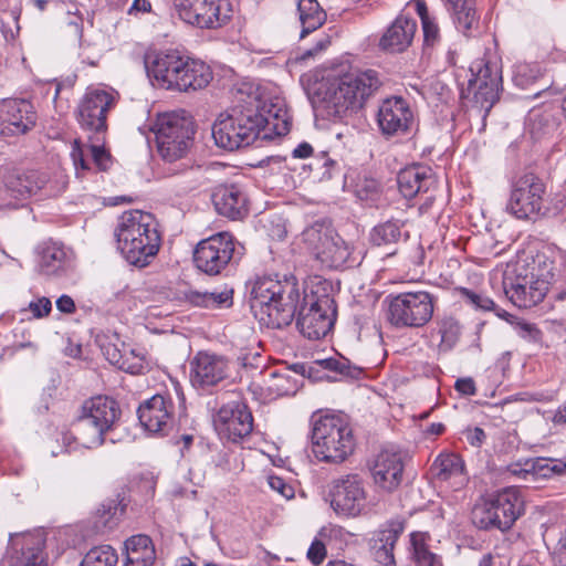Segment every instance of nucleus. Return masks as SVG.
<instances>
[{"instance_id": "1", "label": "nucleus", "mask_w": 566, "mask_h": 566, "mask_svg": "<svg viewBox=\"0 0 566 566\" xmlns=\"http://www.w3.org/2000/svg\"><path fill=\"white\" fill-rule=\"evenodd\" d=\"M239 94L238 103L226 115H220L212 126L218 147L232 151L251 145L261 134L268 139L290 132L291 118L282 106L272 103L268 107L254 95Z\"/></svg>"}, {"instance_id": "2", "label": "nucleus", "mask_w": 566, "mask_h": 566, "mask_svg": "<svg viewBox=\"0 0 566 566\" xmlns=\"http://www.w3.org/2000/svg\"><path fill=\"white\" fill-rule=\"evenodd\" d=\"M301 300V289L293 274L258 277L251 291V308L262 325L271 328L289 326Z\"/></svg>"}, {"instance_id": "3", "label": "nucleus", "mask_w": 566, "mask_h": 566, "mask_svg": "<svg viewBox=\"0 0 566 566\" xmlns=\"http://www.w3.org/2000/svg\"><path fill=\"white\" fill-rule=\"evenodd\" d=\"M117 249L133 265L144 268L154 259L161 244L156 218L142 210H129L118 218L114 231Z\"/></svg>"}, {"instance_id": "4", "label": "nucleus", "mask_w": 566, "mask_h": 566, "mask_svg": "<svg viewBox=\"0 0 566 566\" xmlns=\"http://www.w3.org/2000/svg\"><path fill=\"white\" fill-rule=\"evenodd\" d=\"M381 85L376 70L340 71L328 78L325 99L338 116L357 113Z\"/></svg>"}, {"instance_id": "5", "label": "nucleus", "mask_w": 566, "mask_h": 566, "mask_svg": "<svg viewBox=\"0 0 566 566\" xmlns=\"http://www.w3.org/2000/svg\"><path fill=\"white\" fill-rule=\"evenodd\" d=\"M313 453L319 461L340 463L354 451L355 440L343 415L316 412L311 418Z\"/></svg>"}, {"instance_id": "6", "label": "nucleus", "mask_w": 566, "mask_h": 566, "mask_svg": "<svg viewBox=\"0 0 566 566\" xmlns=\"http://www.w3.org/2000/svg\"><path fill=\"white\" fill-rule=\"evenodd\" d=\"M116 400L107 396H95L83 402L75 420L77 439L86 448L99 447L105 434L113 430L120 418Z\"/></svg>"}, {"instance_id": "7", "label": "nucleus", "mask_w": 566, "mask_h": 566, "mask_svg": "<svg viewBox=\"0 0 566 566\" xmlns=\"http://www.w3.org/2000/svg\"><path fill=\"white\" fill-rule=\"evenodd\" d=\"M302 237L314 258L327 269L349 268L357 261L354 247L337 233L329 221H315Z\"/></svg>"}, {"instance_id": "8", "label": "nucleus", "mask_w": 566, "mask_h": 566, "mask_svg": "<svg viewBox=\"0 0 566 566\" xmlns=\"http://www.w3.org/2000/svg\"><path fill=\"white\" fill-rule=\"evenodd\" d=\"M157 150L168 164L186 160L195 134L193 122L185 111L158 115L154 127Z\"/></svg>"}, {"instance_id": "9", "label": "nucleus", "mask_w": 566, "mask_h": 566, "mask_svg": "<svg viewBox=\"0 0 566 566\" xmlns=\"http://www.w3.org/2000/svg\"><path fill=\"white\" fill-rule=\"evenodd\" d=\"M523 512L517 488H506L489 499L476 502L471 512L472 523L480 530H510Z\"/></svg>"}, {"instance_id": "10", "label": "nucleus", "mask_w": 566, "mask_h": 566, "mask_svg": "<svg viewBox=\"0 0 566 566\" xmlns=\"http://www.w3.org/2000/svg\"><path fill=\"white\" fill-rule=\"evenodd\" d=\"M387 319L397 328H420L434 312L437 297L427 291L403 292L387 297Z\"/></svg>"}, {"instance_id": "11", "label": "nucleus", "mask_w": 566, "mask_h": 566, "mask_svg": "<svg viewBox=\"0 0 566 566\" xmlns=\"http://www.w3.org/2000/svg\"><path fill=\"white\" fill-rule=\"evenodd\" d=\"M331 507L340 517L355 518L369 512L368 490L358 473H347L332 480L328 490Z\"/></svg>"}, {"instance_id": "12", "label": "nucleus", "mask_w": 566, "mask_h": 566, "mask_svg": "<svg viewBox=\"0 0 566 566\" xmlns=\"http://www.w3.org/2000/svg\"><path fill=\"white\" fill-rule=\"evenodd\" d=\"M546 186L534 172H524L511 185L506 210L520 220H533L543 214Z\"/></svg>"}, {"instance_id": "13", "label": "nucleus", "mask_w": 566, "mask_h": 566, "mask_svg": "<svg viewBox=\"0 0 566 566\" xmlns=\"http://www.w3.org/2000/svg\"><path fill=\"white\" fill-rule=\"evenodd\" d=\"M118 93L109 87H88L78 102L76 119L80 127L88 134V138L105 135L107 132V114L115 107Z\"/></svg>"}, {"instance_id": "14", "label": "nucleus", "mask_w": 566, "mask_h": 566, "mask_svg": "<svg viewBox=\"0 0 566 566\" xmlns=\"http://www.w3.org/2000/svg\"><path fill=\"white\" fill-rule=\"evenodd\" d=\"M178 17L187 24L199 29H218L231 18L227 0H174Z\"/></svg>"}, {"instance_id": "15", "label": "nucleus", "mask_w": 566, "mask_h": 566, "mask_svg": "<svg viewBox=\"0 0 566 566\" xmlns=\"http://www.w3.org/2000/svg\"><path fill=\"white\" fill-rule=\"evenodd\" d=\"M336 319V306L329 295L311 297L298 312L296 325L298 331L308 339L316 340L326 336Z\"/></svg>"}, {"instance_id": "16", "label": "nucleus", "mask_w": 566, "mask_h": 566, "mask_svg": "<svg viewBox=\"0 0 566 566\" xmlns=\"http://www.w3.org/2000/svg\"><path fill=\"white\" fill-rule=\"evenodd\" d=\"M233 253V237L229 232H220L197 244L193 262L199 271L208 275H217L230 263Z\"/></svg>"}, {"instance_id": "17", "label": "nucleus", "mask_w": 566, "mask_h": 566, "mask_svg": "<svg viewBox=\"0 0 566 566\" xmlns=\"http://www.w3.org/2000/svg\"><path fill=\"white\" fill-rule=\"evenodd\" d=\"M503 290L506 297L520 308L537 305L548 293L543 280H535L527 272V266L521 265L504 273Z\"/></svg>"}, {"instance_id": "18", "label": "nucleus", "mask_w": 566, "mask_h": 566, "mask_svg": "<svg viewBox=\"0 0 566 566\" xmlns=\"http://www.w3.org/2000/svg\"><path fill=\"white\" fill-rule=\"evenodd\" d=\"M472 77L469 88L482 108L489 111L499 99L502 86V74L499 63L489 57L476 59L470 66Z\"/></svg>"}, {"instance_id": "19", "label": "nucleus", "mask_w": 566, "mask_h": 566, "mask_svg": "<svg viewBox=\"0 0 566 566\" xmlns=\"http://www.w3.org/2000/svg\"><path fill=\"white\" fill-rule=\"evenodd\" d=\"M213 424L221 437L239 442L252 432L253 416L244 402L231 401L219 409Z\"/></svg>"}, {"instance_id": "20", "label": "nucleus", "mask_w": 566, "mask_h": 566, "mask_svg": "<svg viewBox=\"0 0 566 566\" xmlns=\"http://www.w3.org/2000/svg\"><path fill=\"white\" fill-rule=\"evenodd\" d=\"M36 112L31 102L9 98L0 103V134L19 136L30 132L36 124Z\"/></svg>"}, {"instance_id": "21", "label": "nucleus", "mask_w": 566, "mask_h": 566, "mask_svg": "<svg viewBox=\"0 0 566 566\" xmlns=\"http://www.w3.org/2000/svg\"><path fill=\"white\" fill-rule=\"evenodd\" d=\"M229 363L224 356L201 350L190 360V381L193 387L207 389L227 378Z\"/></svg>"}, {"instance_id": "22", "label": "nucleus", "mask_w": 566, "mask_h": 566, "mask_svg": "<svg viewBox=\"0 0 566 566\" xmlns=\"http://www.w3.org/2000/svg\"><path fill=\"white\" fill-rule=\"evenodd\" d=\"M140 424L150 433L167 434L172 428L175 405L171 398L155 395L137 410Z\"/></svg>"}, {"instance_id": "23", "label": "nucleus", "mask_w": 566, "mask_h": 566, "mask_svg": "<svg viewBox=\"0 0 566 566\" xmlns=\"http://www.w3.org/2000/svg\"><path fill=\"white\" fill-rule=\"evenodd\" d=\"M413 113L409 103L402 97H389L378 108L377 122L384 135L406 134L412 124Z\"/></svg>"}, {"instance_id": "24", "label": "nucleus", "mask_w": 566, "mask_h": 566, "mask_svg": "<svg viewBox=\"0 0 566 566\" xmlns=\"http://www.w3.org/2000/svg\"><path fill=\"white\" fill-rule=\"evenodd\" d=\"M46 182V176L38 171L0 170V195L4 198L25 199L44 189Z\"/></svg>"}, {"instance_id": "25", "label": "nucleus", "mask_w": 566, "mask_h": 566, "mask_svg": "<svg viewBox=\"0 0 566 566\" xmlns=\"http://www.w3.org/2000/svg\"><path fill=\"white\" fill-rule=\"evenodd\" d=\"M402 472V457L399 452L391 450L379 452L370 467L374 483L387 492H392L399 486Z\"/></svg>"}, {"instance_id": "26", "label": "nucleus", "mask_w": 566, "mask_h": 566, "mask_svg": "<svg viewBox=\"0 0 566 566\" xmlns=\"http://www.w3.org/2000/svg\"><path fill=\"white\" fill-rule=\"evenodd\" d=\"M416 32V20L400 14L382 33L378 46L388 53H402L411 45Z\"/></svg>"}, {"instance_id": "27", "label": "nucleus", "mask_w": 566, "mask_h": 566, "mask_svg": "<svg viewBox=\"0 0 566 566\" xmlns=\"http://www.w3.org/2000/svg\"><path fill=\"white\" fill-rule=\"evenodd\" d=\"M212 202L219 214L231 220H241L249 213L248 198L234 184L218 186L212 193Z\"/></svg>"}, {"instance_id": "28", "label": "nucleus", "mask_w": 566, "mask_h": 566, "mask_svg": "<svg viewBox=\"0 0 566 566\" xmlns=\"http://www.w3.org/2000/svg\"><path fill=\"white\" fill-rule=\"evenodd\" d=\"M397 184L401 195L407 199H412L420 193L430 192L437 180L430 167L412 165L399 171Z\"/></svg>"}, {"instance_id": "29", "label": "nucleus", "mask_w": 566, "mask_h": 566, "mask_svg": "<svg viewBox=\"0 0 566 566\" xmlns=\"http://www.w3.org/2000/svg\"><path fill=\"white\" fill-rule=\"evenodd\" d=\"M210 168L203 165H192L189 160L177 163L174 174L179 175L170 185L174 197L182 198L196 191L209 181Z\"/></svg>"}, {"instance_id": "30", "label": "nucleus", "mask_w": 566, "mask_h": 566, "mask_svg": "<svg viewBox=\"0 0 566 566\" xmlns=\"http://www.w3.org/2000/svg\"><path fill=\"white\" fill-rule=\"evenodd\" d=\"M44 537L41 533H21L10 536V547L20 552L14 566H46L42 554Z\"/></svg>"}, {"instance_id": "31", "label": "nucleus", "mask_w": 566, "mask_h": 566, "mask_svg": "<svg viewBox=\"0 0 566 566\" xmlns=\"http://www.w3.org/2000/svg\"><path fill=\"white\" fill-rule=\"evenodd\" d=\"M433 478L447 482L453 490H460L468 483L464 461L455 453H441L431 465Z\"/></svg>"}, {"instance_id": "32", "label": "nucleus", "mask_w": 566, "mask_h": 566, "mask_svg": "<svg viewBox=\"0 0 566 566\" xmlns=\"http://www.w3.org/2000/svg\"><path fill=\"white\" fill-rule=\"evenodd\" d=\"M403 530V522L391 520L386 522L375 533L371 539V547L375 551V557L379 563L390 565L395 562L394 549Z\"/></svg>"}, {"instance_id": "33", "label": "nucleus", "mask_w": 566, "mask_h": 566, "mask_svg": "<svg viewBox=\"0 0 566 566\" xmlns=\"http://www.w3.org/2000/svg\"><path fill=\"white\" fill-rule=\"evenodd\" d=\"M562 255L557 251L547 249L537 252L531 263L522 264L521 266H527V272L535 280H543L548 291L552 281L562 276Z\"/></svg>"}, {"instance_id": "34", "label": "nucleus", "mask_w": 566, "mask_h": 566, "mask_svg": "<svg viewBox=\"0 0 566 566\" xmlns=\"http://www.w3.org/2000/svg\"><path fill=\"white\" fill-rule=\"evenodd\" d=\"M212 80L210 66L200 60L187 57L176 91L188 92L206 87Z\"/></svg>"}, {"instance_id": "35", "label": "nucleus", "mask_w": 566, "mask_h": 566, "mask_svg": "<svg viewBox=\"0 0 566 566\" xmlns=\"http://www.w3.org/2000/svg\"><path fill=\"white\" fill-rule=\"evenodd\" d=\"M125 566H151L155 562V548L147 535H134L125 542Z\"/></svg>"}, {"instance_id": "36", "label": "nucleus", "mask_w": 566, "mask_h": 566, "mask_svg": "<svg viewBox=\"0 0 566 566\" xmlns=\"http://www.w3.org/2000/svg\"><path fill=\"white\" fill-rule=\"evenodd\" d=\"M184 298L189 304L198 307L209 310L229 308L233 304V290L227 287L212 292L188 290L184 293Z\"/></svg>"}, {"instance_id": "37", "label": "nucleus", "mask_w": 566, "mask_h": 566, "mask_svg": "<svg viewBox=\"0 0 566 566\" xmlns=\"http://www.w3.org/2000/svg\"><path fill=\"white\" fill-rule=\"evenodd\" d=\"M177 50L159 51L146 56L148 75L154 77L160 86L168 90L172 66L177 63Z\"/></svg>"}, {"instance_id": "38", "label": "nucleus", "mask_w": 566, "mask_h": 566, "mask_svg": "<svg viewBox=\"0 0 566 566\" xmlns=\"http://www.w3.org/2000/svg\"><path fill=\"white\" fill-rule=\"evenodd\" d=\"M451 7L453 21L457 29L464 35H469L478 28L479 18L475 10V0H447Z\"/></svg>"}, {"instance_id": "39", "label": "nucleus", "mask_w": 566, "mask_h": 566, "mask_svg": "<svg viewBox=\"0 0 566 566\" xmlns=\"http://www.w3.org/2000/svg\"><path fill=\"white\" fill-rule=\"evenodd\" d=\"M297 11L302 24V38L322 27L326 20V13L316 0H300Z\"/></svg>"}, {"instance_id": "40", "label": "nucleus", "mask_w": 566, "mask_h": 566, "mask_svg": "<svg viewBox=\"0 0 566 566\" xmlns=\"http://www.w3.org/2000/svg\"><path fill=\"white\" fill-rule=\"evenodd\" d=\"M428 538L429 536L426 533L413 532L410 534L415 564L417 566H443L441 557L429 549Z\"/></svg>"}, {"instance_id": "41", "label": "nucleus", "mask_w": 566, "mask_h": 566, "mask_svg": "<svg viewBox=\"0 0 566 566\" xmlns=\"http://www.w3.org/2000/svg\"><path fill=\"white\" fill-rule=\"evenodd\" d=\"M437 333L440 335L439 347L441 350L452 349L462 334V326L458 318L444 315L437 319Z\"/></svg>"}, {"instance_id": "42", "label": "nucleus", "mask_w": 566, "mask_h": 566, "mask_svg": "<svg viewBox=\"0 0 566 566\" xmlns=\"http://www.w3.org/2000/svg\"><path fill=\"white\" fill-rule=\"evenodd\" d=\"M66 263V253L63 248L52 244L46 247L40 258V268L44 274L52 275L62 271Z\"/></svg>"}, {"instance_id": "43", "label": "nucleus", "mask_w": 566, "mask_h": 566, "mask_svg": "<svg viewBox=\"0 0 566 566\" xmlns=\"http://www.w3.org/2000/svg\"><path fill=\"white\" fill-rule=\"evenodd\" d=\"M545 463L544 460H538L537 458L526 459L509 464L506 472L512 476L530 482L539 476L538 473H542Z\"/></svg>"}, {"instance_id": "44", "label": "nucleus", "mask_w": 566, "mask_h": 566, "mask_svg": "<svg viewBox=\"0 0 566 566\" xmlns=\"http://www.w3.org/2000/svg\"><path fill=\"white\" fill-rule=\"evenodd\" d=\"M118 555L111 545H99L91 548L80 566H116Z\"/></svg>"}, {"instance_id": "45", "label": "nucleus", "mask_w": 566, "mask_h": 566, "mask_svg": "<svg viewBox=\"0 0 566 566\" xmlns=\"http://www.w3.org/2000/svg\"><path fill=\"white\" fill-rule=\"evenodd\" d=\"M401 228L399 221H386L373 229L370 240L378 247L396 243L401 238Z\"/></svg>"}, {"instance_id": "46", "label": "nucleus", "mask_w": 566, "mask_h": 566, "mask_svg": "<svg viewBox=\"0 0 566 566\" xmlns=\"http://www.w3.org/2000/svg\"><path fill=\"white\" fill-rule=\"evenodd\" d=\"M422 94L428 104L433 106L448 103L451 95L450 90L438 80L424 85Z\"/></svg>"}, {"instance_id": "47", "label": "nucleus", "mask_w": 566, "mask_h": 566, "mask_svg": "<svg viewBox=\"0 0 566 566\" xmlns=\"http://www.w3.org/2000/svg\"><path fill=\"white\" fill-rule=\"evenodd\" d=\"M93 138L90 139L92 142L91 145V155L94 164L97 166L99 170H107L111 164V156L105 150L103 144L101 142L104 140V135L97 136L91 135Z\"/></svg>"}, {"instance_id": "48", "label": "nucleus", "mask_w": 566, "mask_h": 566, "mask_svg": "<svg viewBox=\"0 0 566 566\" xmlns=\"http://www.w3.org/2000/svg\"><path fill=\"white\" fill-rule=\"evenodd\" d=\"M120 361L119 369L132 375L142 374L145 369V358L142 354H137L134 349L125 352Z\"/></svg>"}, {"instance_id": "49", "label": "nucleus", "mask_w": 566, "mask_h": 566, "mask_svg": "<svg viewBox=\"0 0 566 566\" xmlns=\"http://www.w3.org/2000/svg\"><path fill=\"white\" fill-rule=\"evenodd\" d=\"M318 364L326 370L335 371L339 375L346 377H356L359 374V370L355 367H352L346 359L338 358H327L319 360Z\"/></svg>"}, {"instance_id": "50", "label": "nucleus", "mask_w": 566, "mask_h": 566, "mask_svg": "<svg viewBox=\"0 0 566 566\" xmlns=\"http://www.w3.org/2000/svg\"><path fill=\"white\" fill-rule=\"evenodd\" d=\"M542 75L537 64L521 63L515 66L514 78L518 85H527Z\"/></svg>"}, {"instance_id": "51", "label": "nucleus", "mask_w": 566, "mask_h": 566, "mask_svg": "<svg viewBox=\"0 0 566 566\" xmlns=\"http://www.w3.org/2000/svg\"><path fill=\"white\" fill-rule=\"evenodd\" d=\"M460 294L462 295L467 303H469L476 310L492 311L495 307V303L493 302V300L485 295L475 293L469 289H460Z\"/></svg>"}, {"instance_id": "52", "label": "nucleus", "mask_w": 566, "mask_h": 566, "mask_svg": "<svg viewBox=\"0 0 566 566\" xmlns=\"http://www.w3.org/2000/svg\"><path fill=\"white\" fill-rule=\"evenodd\" d=\"M422 25L423 32V49L424 51L433 49L440 43L441 32L440 27L434 18L431 21L424 22Z\"/></svg>"}, {"instance_id": "53", "label": "nucleus", "mask_w": 566, "mask_h": 566, "mask_svg": "<svg viewBox=\"0 0 566 566\" xmlns=\"http://www.w3.org/2000/svg\"><path fill=\"white\" fill-rule=\"evenodd\" d=\"M514 328L516 334L527 342L539 343L542 340V332L536 327L535 324L517 322Z\"/></svg>"}, {"instance_id": "54", "label": "nucleus", "mask_w": 566, "mask_h": 566, "mask_svg": "<svg viewBox=\"0 0 566 566\" xmlns=\"http://www.w3.org/2000/svg\"><path fill=\"white\" fill-rule=\"evenodd\" d=\"M30 311L34 318L46 317L52 311V302L45 296L38 297L29 303L27 308L22 312Z\"/></svg>"}, {"instance_id": "55", "label": "nucleus", "mask_w": 566, "mask_h": 566, "mask_svg": "<svg viewBox=\"0 0 566 566\" xmlns=\"http://www.w3.org/2000/svg\"><path fill=\"white\" fill-rule=\"evenodd\" d=\"M331 40L327 36L319 39L311 49L298 52L295 56V61L300 63H306L307 61L316 57L322 53L328 45Z\"/></svg>"}, {"instance_id": "56", "label": "nucleus", "mask_w": 566, "mask_h": 566, "mask_svg": "<svg viewBox=\"0 0 566 566\" xmlns=\"http://www.w3.org/2000/svg\"><path fill=\"white\" fill-rule=\"evenodd\" d=\"M538 460H544L546 463L543 465L544 470L542 473H538L541 478L551 476L553 473H566V457L562 460H553L545 458H537Z\"/></svg>"}, {"instance_id": "57", "label": "nucleus", "mask_w": 566, "mask_h": 566, "mask_svg": "<svg viewBox=\"0 0 566 566\" xmlns=\"http://www.w3.org/2000/svg\"><path fill=\"white\" fill-rule=\"evenodd\" d=\"M268 484L273 491L277 492L285 499H292L294 496V489L280 476L270 475Z\"/></svg>"}, {"instance_id": "58", "label": "nucleus", "mask_w": 566, "mask_h": 566, "mask_svg": "<svg viewBox=\"0 0 566 566\" xmlns=\"http://www.w3.org/2000/svg\"><path fill=\"white\" fill-rule=\"evenodd\" d=\"M71 158L73 160V165L75 167L76 174L78 175L80 170H88V161L84 158V151L81 146L80 140L75 139L72 145Z\"/></svg>"}, {"instance_id": "59", "label": "nucleus", "mask_w": 566, "mask_h": 566, "mask_svg": "<svg viewBox=\"0 0 566 566\" xmlns=\"http://www.w3.org/2000/svg\"><path fill=\"white\" fill-rule=\"evenodd\" d=\"M327 554L326 547L322 541L314 539L307 551V558L314 565L323 563Z\"/></svg>"}, {"instance_id": "60", "label": "nucleus", "mask_w": 566, "mask_h": 566, "mask_svg": "<svg viewBox=\"0 0 566 566\" xmlns=\"http://www.w3.org/2000/svg\"><path fill=\"white\" fill-rule=\"evenodd\" d=\"M187 55H182L179 51H177L176 59L177 63L172 66L171 76L169 78L168 90H176L178 82L180 80V76L182 74V71L186 65Z\"/></svg>"}, {"instance_id": "61", "label": "nucleus", "mask_w": 566, "mask_h": 566, "mask_svg": "<svg viewBox=\"0 0 566 566\" xmlns=\"http://www.w3.org/2000/svg\"><path fill=\"white\" fill-rule=\"evenodd\" d=\"M454 388L464 396H473L476 392L475 382L471 377L459 378L455 381Z\"/></svg>"}, {"instance_id": "62", "label": "nucleus", "mask_w": 566, "mask_h": 566, "mask_svg": "<svg viewBox=\"0 0 566 566\" xmlns=\"http://www.w3.org/2000/svg\"><path fill=\"white\" fill-rule=\"evenodd\" d=\"M464 434H465L468 442L473 447H480L486 438L484 430L479 427H475L473 429H468L464 432Z\"/></svg>"}, {"instance_id": "63", "label": "nucleus", "mask_w": 566, "mask_h": 566, "mask_svg": "<svg viewBox=\"0 0 566 566\" xmlns=\"http://www.w3.org/2000/svg\"><path fill=\"white\" fill-rule=\"evenodd\" d=\"M553 296L558 300L563 301L566 298V280H559V277H556L549 284V290Z\"/></svg>"}, {"instance_id": "64", "label": "nucleus", "mask_w": 566, "mask_h": 566, "mask_svg": "<svg viewBox=\"0 0 566 566\" xmlns=\"http://www.w3.org/2000/svg\"><path fill=\"white\" fill-rule=\"evenodd\" d=\"M123 354L124 353H122L115 345H108L104 347V355L106 359L117 368L124 358Z\"/></svg>"}]
</instances>
